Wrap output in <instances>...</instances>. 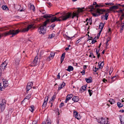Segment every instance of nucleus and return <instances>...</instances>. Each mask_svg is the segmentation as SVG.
Returning a JSON list of instances; mask_svg holds the SVG:
<instances>
[{
    "mask_svg": "<svg viewBox=\"0 0 124 124\" xmlns=\"http://www.w3.org/2000/svg\"><path fill=\"white\" fill-rule=\"evenodd\" d=\"M118 76V75H116L115 76H114L113 77H112V80H113V79H114L116 77H117Z\"/></svg>",
    "mask_w": 124,
    "mask_h": 124,
    "instance_id": "nucleus-54",
    "label": "nucleus"
},
{
    "mask_svg": "<svg viewBox=\"0 0 124 124\" xmlns=\"http://www.w3.org/2000/svg\"><path fill=\"white\" fill-rule=\"evenodd\" d=\"M55 98V97L54 96V95H53L51 98V101L54 100V99Z\"/></svg>",
    "mask_w": 124,
    "mask_h": 124,
    "instance_id": "nucleus-46",
    "label": "nucleus"
},
{
    "mask_svg": "<svg viewBox=\"0 0 124 124\" xmlns=\"http://www.w3.org/2000/svg\"><path fill=\"white\" fill-rule=\"evenodd\" d=\"M65 84L64 82H63L62 83L61 85H60V86L59 87L58 90H60L61 89H62L63 87L65 85Z\"/></svg>",
    "mask_w": 124,
    "mask_h": 124,
    "instance_id": "nucleus-20",
    "label": "nucleus"
},
{
    "mask_svg": "<svg viewBox=\"0 0 124 124\" xmlns=\"http://www.w3.org/2000/svg\"><path fill=\"white\" fill-rule=\"evenodd\" d=\"M85 70H83L81 72V73H83L82 74V75H84L85 74Z\"/></svg>",
    "mask_w": 124,
    "mask_h": 124,
    "instance_id": "nucleus-51",
    "label": "nucleus"
},
{
    "mask_svg": "<svg viewBox=\"0 0 124 124\" xmlns=\"http://www.w3.org/2000/svg\"><path fill=\"white\" fill-rule=\"evenodd\" d=\"M97 42V41L96 40H92L91 43L92 44H93L95 42Z\"/></svg>",
    "mask_w": 124,
    "mask_h": 124,
    "instance_id": "nucleus-48",
    "label": "nucleus"
},
{
    "mask_svg": "<svg viewBox=\"0 0 124 124\" xmlns=\"http://www.w3.org/2000/svg\"><path fill=\"white\" fill-rule=\"evenodd\" d=\"M73 95L72 94H68L66 97V99L65 101V103H66L67 101L70 100L73 97Z\"/></svg>",
    "mask_w": 124,
    "mask_h": 124,
    "instance_id": "nucleus-10",
    "label": "nucleus"
},
{
    "mask_svg": "<svg viewBox=\"0 0 124 124\" xmlns=\"http://www.w3.org/2000/svg\"><path fill=\"white\" fill-rule=\"evenodd\" d=\"M87 86H83L82 87V89L84 91H85L86 89Z\"/></svg>",
    "mask_w": 124,
    "mask_h": 124,
    "instance_id": "nucleus-41",
    "label": "nucleus"
},
{
    "mask_svg": "<svg viewBox=\"0 0 124 124\" xmlns=\"http://www.w3.org/2000/svg\"><path fill=\"white\" fill-rule=\"evenodd\" d=\"M121 124H124V119L122 118L121 116L119 117Z\"/></svg>",
    "mask_w": 124,
    "mask_h": 124,
    "instance_id": "nucleus-25",
    "label": "nucleus"
},
{
    "mask_svg": "<svg viewBox=\"0 0 124 124\" xmlns=\"http://www.w3.org/2000/svg\"><path fill=\"white\" fill-rule=\"evenodd\" d=\"M117 105L118 106L119 108H121L123 106V105L122 104H121L120 102H117Z\"/></svg>",
    "mask_w": 124,
    "mask_h": 124,
    "instance_id": "nucleus-31",
    "label": "nucleus"
},
{
    "mask_svg": "<svg viewBox=\"0 0 124 124\" xmlns=\"http://www.w3.org/2000/svg\"><path fill=\"white\" fill-rule=\"evenodd\" d=\"M3 86L4 87H6L8 86V81H3Z\"/></svg>",
    "mask_w": 124,
    "mask_h": 124,
    "instance_id": "nucleus-30",
    "label": "nucleus"
},
{
    "mask_svg": "<svg viewBox=\"0 0 124 124\" xmlns=\"http://www.w3.org/2000/svg\"><path fill=\"white\" fill-rule=\"evenodd\" d=\"M104 26V24H103V23H101L99 25V28L101 29V30H102Z\"/></svg>",
    "mask_w": 124,
    "mask_h": 124,
    "instance_id": "nucleus-29",
    "label": "nucleus"
},
{
    "mask_svg": "<svg viewBox=\"0 0 124 124\" xmlns=\"http://www.w3.org/2000/svg\"><path fill=\"white\" fill-rule=\"evenodd\" d=\"M6 101V100L5 99H3L1 101H0V109L2 112L5 109Z\"/></svg>",
    "mask_w": 124,
    "mask_h": 124,
    "instance_id": "nucleus-4",
    "label": "nucleus"
},
{
    "mask_svg": "<svg viewBox=\"0 0 124 124\" xmlns=\"http://www.w3.org/2000/svg\"><path fill=\"white\" fill-rule=\"evenodd\" d=\"M55 15L52 14H46L44 15L43 17L45 18L51 17V18L50 19V22L53 23L55 21H65L71 16V13H64L61 16L58 18H57L56 16L53 17Z\"/></svg>",
    "mask_w": 124,
    "mask_h": 124,
    "instance_id": "nucleus-1",
    "label": "nucleus"
},
{
    "mask_svg": "<svg viewBox=\"0 0 124 124\" xmlns=\"http://www.w3.org/2000/svg\"><path fill=\"white\" fill-rule=\"evenodd\" d=\"M40 12L43 14H44L46 13V12L45 10H40Z\"/></svg>",
    "mask_w": 124,
    "mask_h": 124,
    "instance_id": "nucleus-45",
    "label": "nucleus"
},
{
    "mask_svg": "<svg viewBox=\"0 0 124 124\" xmlns=\"http://www.w3.org/2000/svg\"><path fill=\"white\" fill-rule=\"evenodd\" d=\"M118 8H119L118 6H113L110 7L109 8L111 11H112L114 9H117Z\"/></svg>",
    "mask_w": 124,
    "mask_h": 124,
    "instance_id": "nucleus-14",
    "label": "nucleus"
},
{
    "mask_svg": "<svg viewBox=\"0 0 124 124\" xmlns=\"http://www.w3.org/2000/svg\"><path fill=\"white\" fill-rule=\"evenodd\" d=\"M55 26V24H53L51 25V26L52 28H53Z\"/></svg>",
    "mask_w": 124,
    "mask_h": 124,
    "instance_id": "nucleus-55",
    "label": "nucleus"
},
{
    "mask_svg": "<svg viewBox=\"0 0 124 124\" xmlns=\"http://www.w3.org/2000/svg\"><path fill=\"white\" fill-rule=\"evenodd\" d=\"M79 12L78 11L76 12H73L72 14L71 13L68 12L67 13H71V16L69 18H70V17H71L72 16V18H73L74 17L77 16L78 14L79 13Z\"/></svg>",
    "mask_w": 124,
    "mask_h": 124,
    "instance_id": "nucleus-13",
    "label": "nucleus"
},
{
    "mask_svg": "<svg viewBox=\"0 0 124 124\" xmlns=\"http://www.w3.org/2000/svg\"><path fill=\"white\" fill-rule=\"evenodd\" d=\"M65 54V53H63L62 55L61 58V63H62L63 61Z\"/></svg>",
    "mask_w": 124,
    "mask_h": 124,
    "instance_id": "nucleus-19",
    "label": "nucleus"
},
{
    "mask_svg": "<svg viewBox=\"0 0 124 124\" xmlns=\"http://www.w3.org/2000/svg\"><path fill=\"white\" fill-rule=\"evenodd\" d=\"M30 8L31 10H33V11H35V8L33 5H30Z\"/></svg>",
    "mask_w": 124,
    "mask_h": 124,
    "instance_id": "nucleus-34",
    "label": "nucleus"
},
{
    "mask_svg": "<svg viewBox=\"0 0 124 124\" xmlns=\"http://www.w3.org/2000/svg\"><path fill=\"white\" fill-rule=\"evenodd\" d=\"M34 110V106L32 105L31 106L30 108H29V110L31 112H32Z\"/></svg>",
    "mask_w": 124,
    "mask_h": 124,
    "instance_id": "nucleus-35",
    "label": "nucleus"
},
{
    "mask_svg": "<svg viewBox=\"0 0 124 124\" xmlns=\"http://www.w3.org/2000/svg\"><path fill=\"white\" fill-rule=\"evenodd\" d=\"M122 25L120 27L121 28L120 29V32H122L123 31L124 29V23H122Z\"/></svg>",
    "mask_w": 124,
    "mask_h": 124,
    "instance_id": "nucleus-26",
    "label": "nucleus"
},
{
    "mask_svg": "<svg viewBox=\"0 0 124 124\" xmlns=\"http://www.w3.org/2000/svg\"><path fill=\"white\" fill-rule=\"evenodd\" d=\"M109 15L108 13H106L105 16L103 15L102 16V18L103 17H105V19L106 20H107L108 19V16Z\"/></svg>",
    "mask_w": 124,
    "mask_h": 124,
    "instance_id": "nucleus-28",
    "label": "nucleus"
},
{
    "mask_svg": "<svg viewBox=\"0 0 124 124\" xmlns=\"http://www.w3.org/2000/svg\"><path fill=\"white\" fill-rule=\"evenodd\" d=\"M100 50V49H99L98 51H97V49H96V53L97 55V56L98 58H99L100 56V53H99V51Z\"/></svg>",
    "mask_w": 124,
    "mask_h": 124,
    "instance_id": "nucleus-32",
    "label": "nucleus"
},
{
    "mask_svg": "<svg viewBox=\"0 0 124 124\" xmlns=\"http://www.w3.org/2000/svg\"><path fill=\"white\" fill-rule=\"evenodd\" d=\"M111 11L110 9V8L109 9H100L97 12L101 14H103L104 13L106 12V13H109Z\"/></svg>",
    "mask_w": 124,
    "mask_h": 124,
    "instance_id": "nucleus-6",
    "label": "nucleus"
},
{
    "mask_svg": "<svg viewBox=\"0 0 124 124\" xmlns=\"http://www.w3.org/2000/svg\"><path fill=\"white\" fill-rule=\"evenodd\" d=\"M80 41V39H78L77 40V41L76 42V44H78L79 43Z\"/></svg>",
    "mask_w": 124,
    "mask_h": 124,
    "instance_id": "nucleus-56",
    "label": "nucleus"
},
{
    "mask_svg": "<svg viewBox=\"0 0 124 124\" xmlns=\"http://www.w3.org/2000/svg\"><path fill=\"white\" fill-rule=\"evenodd\" d=\"M44 53V51H41L39 52V55L40 56L43 55Z\"/></svg>",
    "mask_w": 124,
    "mask_h": 124,
    "instance_id": "nucleus-43",
    "label": "nucleus"
},
{
    "mask_svg": "<svg viewBox=\"0 0 124 124\" xmlns=\"http://www.w3.org/2000/svg\"><path fill=\"white\" fill-rule=\"evenodd\" d=\"M2 70L1 69V68H0V77L1 75Z\"/></svg>",
    "mask_w": 124,
    "mask_h": 124,
    "instance_id": "nucleus-62",
    "label": "nucleus"
},
{
    "mask_svg": "<svg viewBox=\"0 0 124 124\" xmlns=\"http://www.w3.org/2000/svg\"><path fill=\"white\" fill-rule=\"evenodd\" d=\"M8 117V119H10V117H11L10 116H9L8 115H7L6 116V117Z\"/></svg>",
    "mask_w": 124,
    "mask_h": 124,
    "instance_id": "nucleus-60",
    "label": "nucleus"
},
{
    "mask_svg": "<svg viewBox=\"0 0 124 124\" xmlns=\"http://www.w3.org/2000/svg\"><path fill=\"white\" fill-rule=\"evenodd\" d=\"M54 55V53L53 52H52L50 54V55L47 58V60L48 61H50V60L53 59Z\"/></svg>",
    "mask_w": 124,
    "mask_h": 124,
    "instance_id": "nucleus-8",
    "label": "nucleus"
},
{
    "mask_svg": "<svg viewBox=\"0 0 124 124\" xmlns=\"http://www.w3.org/2000/svg\"><path fill=\"white\" fill-rule=\"evenodd\" d=\"M37 122L36 121H34L32 122V124H37Z\"/></svg>",
    "mask_w": 124,
    "mask_h": 124,
    "instance_id": "nucleus-49",
    "label": "nucleus"
},
{
    "mask_svg": "<svg viewBox=\"0 0 124 124\" xmlns=\"http://www.w3.org/2000/svg\"><path fill=\"white\" fill-rule=\"evenodd\" d=\"M73 70V67L71 66H70L68 67V68L67 69V70L69 71H72Z\"/></svg>",
    "mask_w": 124,
    "mask_h": 124,
    "instance_id": "nucleus-23",
    "label": "nucleus"
},
{
    "mask_svg": "<svg viewBox=\"0 0 124 124\" xmlns=\"http://www.w3.org/2000/svg\"><path fill=\"white\" fill-rule=\"evenodd\" d=\"M46 124H51V122L50 120H47L46 121Z\"/></svg>",
    "mask_w": 124,
    "mask_h": 124,
    "instance_id": "nucleus-44",
    "label": "nucleus"
},
{
    "mask_svg": "<svg viewBox=\"0 0 124 124\" xmlns=\"http://www.w3.org/2000/svg\"><path fill=\"white\" fill-rule=\"evenodd\" d=\"M0 29H1V31L5 30V28H0Z\"/></svg>",
    "mask_w": 124,
    "mask_h": 124,
    "instance_id": "nucleus-59",
    "label": "nucleus"
},
{
    "mask_svg": "<svg viewBox=\"0 0 124 124\" xmlns=\"http://www.w3.org/2000/svg\"><path fill=\"white\" fill-rule=\"evenodd\" d=\"M7 65V63H6L5 62H4L1 64L0 68H1L2 70H4L5 69Z\"/></svg>",
    "mask_w": 124,
    "mask_h": 124,
    "instance_id": "nucleus-12",
    "label": "nucleus"
},
{
    "mask_svg": "<svg viewBox=\"0 0 124 124\" xmlns=\"http://www.w3.org/2000/svg\"><path fill=\"white\" fill-rule=\"evenodd\" d=\"M106 7V5H105V4H104L103 3H101L99 4V5H96L95 6V8L98 7Z\"/></svg>",
    "mask_w": 124,
    "mask_h": 124,
    "instance_id": "nucleus-17",
    "label": "nucleus"
},
{
    "mask_svg": "<svg viewBox=\"0 0 124 124\" xmlns=\"http://www.w3.org/2000/svg\"><path fill=\"white\" fill-rule=\"evenodd\" d=\"M38 60V57L36 56L35 58L34 61L32 62L31 63V65L32 66H34L36 65Z\"/></svg>",
    "mask_w": 124,
    "mask_h": 124,
    "instance_id": "nucleus-7",
    "label": "nucleus"
},
{
    "mask_svg": "<svg viewBox=\"0 0 124 124\" xmlns=\"http://www.w3.org/2000/svg\"><path fill=\"white\" fill-rule=\"evenodd\" d=\"M48 99V97H45L44 101H47Z\"/></svg>",
    "mask_w": 124,
    "mask_h": 124,
    "instance_id": "nucleus-61",
    "label": "nucleus"
},
{
    "mask_svg": "<svg viewBox=\"0 0 124 124\" xmlns=\"http://www.w3.org/2000/svg\"><path fill=\"white\" fill-rule=\"evenodd\" d=\"M46 105L43 104L42 105V108H45L46 106Z\"/></svg>",
    "mask_w": 124,
    "mask_h": 124,
    "instance_id": "nucleus-57",
    "label": "nucleus"
},
{
    "mask_svg": "<svg viewBox=\"0 0 124 124\" xmlns=\"http://www.w3.org/2000/svg\"><path fill=\"white\" fill-rule=\"evenodd\" d=\"M109 101L111 104L114 103L115 102V100L112 99H110Z\"/></svg>",
    "mask_w": 124,
    "mask_h": 124,
    "instance_id": "nucleus-33",
    "label": "nucleus"
},
{
    "mask_svg": "<svg viewBox=\"0 0 124 124\" xmlns=\"http://www.w3.org/2000/svg\"><path fill=\"white\" fill-rule=\"evenodd\" d=\"M64 104L62 102L60 105L59 106L60 107H62L64 105Z\"/></svg>",
    "mask_w": 124,
    "mask_h": 124,
    "instance_id": "nucleus-47",
    "label": "nucleus"
},
{
    "mask_svg": "<svg viewBox=\"0 0 124 124\" xmlns=\"http://www.w3.org/2000/svg\"><path fill=\"white\" fill-rule=\"evenodd\" d=\"M59 74H60L59 73L58 74V75L57 76V78L58 79H59L60 77Z\"/></svg>",
    "mask_w": 124,
    "mask_h": 124,
    "instance_id": "nucleus-53",
    "label": "nucleus"
},
{
    "mask_svg": "<svg viewBox=\"0 0 124 124\" xmlns=\"http://www.w3.org/2000/svg\"><path fill=\"white\" fill-rule=\"evenodd\" d=\"M20 61V59L19 58H16L14 63L16 66H17L19 64V63Z\"/></svg>",
    "mask_w": 124,
    "mask_h": 124,
    "instance_id": "nucleus-21",
    "label": "nucleus"
},
{
    "mask_svg": "<svg viewBox=\"0 0 124 124\" xmlns=\"http://www.w3.org/2000/svg\"><path fill=\"white\" fill-rule=\"evenodd\" d=\"M104 65L103 62H99L98 63V65H99V68H101Z\"/></svg>",
    "mask_w": 124,
    "mask_h": 124,
    "instance_id": "nucleus-22",
    "label": "nucleus"
},
{
    "mask_svg": "<svg viewBox=\"0 0 124 124\" xmlns=\"http://www.w3.org/2000/svg\"><path fill=\"white\" fill-rule=\"evenodd\" d=\"M31 94H28V95L25 98L23 101H25L26 99H27L28 100L31 97Z\"/></svg>",
    "mask_w": 124,
    "mask_h": 124,
    "instance_id": "nucleus-27",
    "label": "nucleus"
},
{
    "mask_svg": "<svg viewBox=\"0 0 124 124\" xmlns=\"http://www.w3.org/2000/svg\"><path fill=\"white\" fill-rule=\"evenodd\" d=\"M2 8L4 10H9V9L8 7L6 5H3L2 7Z\"/></svg>",
    "mask_w": 124,
    "mask_h": 124,
    "instance_id": "nucleus-24",
    "label": "nucleus"
},
{
    "mask_svg": "<svg viewBox=\"0 0 124 124\" xmlns=\"http://www.w3.org/2000/svg\"><path fill=\"white\" fill-rule=\"evenodd\" d=\"M113 71V68L111 67L110 69V70L109 72V74L110 75L112 73Z\"/></svg>",
    "mask_w": 124,
    "mask_h": 124,
    "instance_id": "nucleus-42",
    "label": "nucleus"
},
{
    "mask_svg": "<svg viewBox=\"0 0 124 124\" xmlns=\"http://www.w3.org/2000/svg\"><path fill=\"white\" fill-rule=\"evenodd\" d=\"M122 16H121L120 17V21H122L123 19V18L122 17Z\"/></svg>",
    "mask_w": 124,
    "mask_h": 124,
    "instance_id": "nucleus-64",
    "label": "nucleus"
},
{
    "mask_svg": "<svg viewBox=\"0 0 124 124\" xmlns=\"http://www.w3.org/2000/svg\"><path fill=\"white\" fill-rule=\"evenodd\" d=\"M92 78L91 77H90L88 78H85V80L87 83H90L92 82Z\"/></svg>",
    "mask_w": 124,
    "mask_h": 124,
    "instance_id": "nucleus-18",
    "label": "nucleus"
},
{
    "mask_svg": "<svg viewBox=\"0 0 124 124\" xmlns=\"http://www.w3.org/2000/svg\"><path fill=\"white\" fill-rule=\"evenodd\" d=\"M102 81L104 82L105 83V81H107V80L105 78H103L102 80Z\"/></svg>",
    "mask_w": 124,
    "mask_h": 124,
    "instance_id": "nucleus-58",
    "label": "nucleus"
},
{
    "mask_svg": "<svg viewBox=\"0 0 124 124\" xmlns=\"http://www.w3.org/2000/svg\"><path fill=\"white\" fill-rule=\"evenodd\" d=\"M102 31V30H101L99 32V33L98 34V36H99L100 34V33L101 32V31Z\"/></svg>",
    "mask_w": 124,
    "mask_h": 124,
    "instance_id": "nucleus-63",
    "label": "nucleus"
},
{
    "mask_svg": "<svg viewBox=\"0 0 124 124\" xmlns=\"http://www.w3.org/2000/svg\"><path fill=\"white\" fill-rule=\"evenodd\" d=\"M100 9H97L96 10V13H92L93 16L94 17H96L100 15L101 14L97 12Z\"/></svg>",
    "mask_w": 124,
    "mask_h": 124,
    "instance_id": "nucleus-15",
    "label": "nucleus"
},
{
    "mask_svg": "<svg viewBox=\"0 0 124 124\" xmlns=\"http://www.w3.org/2000/svg\"><path fill=\"white\" fill-rule=\"evenodd\" d=\"M119 11L120 13H122L123 14L122 15V16L124 17V13H123V9H121L119 10Z\"/></svg>",
    "mask_w": 124,
    "mask_h": 124,
    "instance_id": "nucleus-40",
    "label": "nucleus"
},
{
    "mask_svg": "<svg viewBox=\"0 0 124 124\" xmlns=\"http://www.w3.org/2000/svg\"><path fill=\"white\" fill-rule=\"evenodd\" d=\"M55 34H52L51 35H49L48 38L51 39L54 37L55 36Z\"/></svg>",
    "mask_w": 124,
    "mask_h": 124,
    "instance_id": "nucleus-37",
    "label": "nucleus"
},
{
    "mask_svg": "<svg viewBox=\"0 0 124 124\" xmlns=\"http://www.w3.org/2000/svg\"><path fill=\"white\" fill-rule=\"evenodd\" d=\"M72 100L75 102H77L79 100V98L77 96H74Z\"/></svg>",
    "mask_w": 124,
    "mask_h": 124,
    "instance_id": "nucleus-16",
    "label": "nucleus"
},
{
    "mask_svg": "<svg viewBox=\"0 0 124 124\" xmlns=\"http://www.w3.org/2000/svg\"><path fill=\"white\" fill-rule=\"evenodd\" d=\"M73 114L75 116V117L77 119L79 120L81 118V116H80L79 115H78V114L77 111H74V112Z\"/></svg>",
    "mask_w": 124,
    "mask_h": 124,
    "instance_id": "nucleus-11",
    "label": "nucleus"
},
{
    "mask_svg": "<svg viewBox=\"0 0 124 124\" xmlns=\"http://www.w3.org/2000/svg\"><path fill=\"white\" fill-rule=\"evenodd\" d=\"M50 22V19H48L43 23L42 25L40 26L39 28L38 31L40 34H43L46 32V25L47 23Z\"/></svg>",
    "mask_w": 124,
    "mask_h": 124,
    "instance_id": "nucleus-3",
    "label": "nucleus"
},
{
    "mask_svg": "<svg viewBox=\"0 0 124 124\" xmlns=\"http://www.w3.org/2000/svg\"><path fill=\"white\" fill-rule=\"evenodd\" d=\"M89 8L91 9V11H94L95 9V8L93 5L91 6Z\"/></svg>",
    "mask_w": 124,
    "mask_h": 124,
    "instance_id": "nucleus-36",
    "label": "nucleus"
},
{
    "mask_svg": "<svg viewBox=\"0 0 124 124\" xmlns=\"http://www.w3.org/2000/svg\"><path fill=\"white\" fill-rule=\"evenodd\" d=\"M110 39V38L109 37H108L106 39V42H108L109 41Z\"/></svg>",
    "mask_w": 124,
    "mask_h": 124,
    "instance_id": "nucleus-50",
    "label": "nucleus"
},
{
    "mask_svg": "<svg viewBox=\"0 0 124 124\" xmlns=\"http://www.w3.org/2000/svg\"><path fill=\"white\" fill-rule=\"evenodd\" d=\"M35 28V27L34 26H33L32 25H30L28 26L27 28H23L19 31L18 29L17 30H11L8 32H5L4 33L2 34V35H4L5 36H6L8 35L11 34L12 35V37L18 33L19 32H27L29 29L32 28L33 29H34Z\"/></svg>",
    "mask_w": 124,
    "mask_h": 124,
    "instance_id": "nucleus-2",
    "label": "nucleus"
},
{
    "mask_svg": "<svg viewBox=\"0 0 124 124\" xmlns=\"http://www.w3.org/2000/svg\"><path fill=\"white\" fill-rule=\"evenodd\" d=\"M105 5L111 6L114 5V3H105Z\"/></svg>",
    "mask_w": 124,
    "mask_h": 124,
    "instance_id": "nucleus-38",
    "label": "nucleus"
},
{
    "mask_svg": "<svg viewBox=\"0 0 124 124\" xmlns=\"http://www.w3.org/2000/svg\"><path fill=\"white\" fill-rule=\"evenodd\" d=\"M0 90L1 91H2V86L1 85V83H0Z\"/></svg>",
    "mask_w": 124,
    "mask_h": 124,
    "instance_id": "nucleus-52",
    "label": "nucleus"
},
{
    "mask_svg": "<svg viewBox=\"0 0 124 124\" xmlns=\"http://www.w3.org/2000/svg\"><path fill=\"white\" fill-rule=\"evenodd\" d=\"M108 118L105 119H103V117H101V119L98 120V123H100L102 124H108V121L107 120Z\"/></svg>",
    "mask_w": 124,
    "mask_h": 124,
    "instance_id": "nucleus-5",
    "label": "nucleus"
},
{
    "mask_svg": "<svg viewBox=\"0 0 124 124\" xmlns=\"http://www.w3.org/2000/svg\"><path fill=\"white\" fill-rule=\"evenodd\" d=\"M32 85L33 83L32 82L28 83L26 87L27 92L29 91L31 88Z\"/></svg>",
    "mask_w": 124,
    "mask_h": 124,
    "instance_id": "nucleus-9",
    "label": "nucleus"
},
{
    "mask_svg": "<svg viewBox=\"0 0 124 124\" xmlns=\"http://www.w3.org/2000/svg\"><path fill=\"white\" fill-rule=\"evenodd\" d=\"M88 92L90 96H91L92 94L93 91L92 90L90 89L88 90Z\"/></svg>",
    "mask_w": 124,
    "mask_h": 124,
    "instance_id": "nucleus-39",
    "label": "nucleus"
}]
</instances>
